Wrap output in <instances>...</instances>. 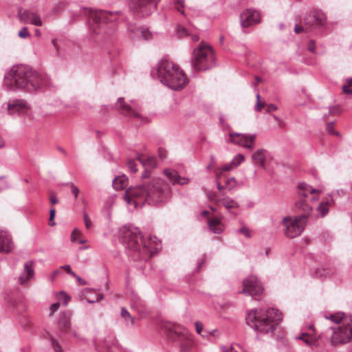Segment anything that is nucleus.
<instances>
[{
    "mask_svg": "<svg viewBox=\"0 0 352 352\" xmlns=\"http://www.w3.org/2000/svg\"><path fill=\"white\" fill-rule=\"evenodd\" d=\"M171 197L170 186L162 179L156 178L147 184L129 188L124 199L135 208L142 207L145 203L151 206H161Z\"/></svg>",
    "mask_w": 352,
    "mask_h": 352,
    "instance_id": "nucleus-1",
    "label": "nucleus"
},
{
    "mask_svg": "<svg viewBox=\"0 0 352 352\" xmlns=\"http://www.w3.org/2000/svg\"><path fill=\"white\" fill-rule=\"evenodd\" d=\"M7 78L10 85L19 89L33 91L51 86V80L34 71L30 67L24 65L13 66L9 71Z\"/></svg>",
    "mask_w": 352,
    "mask_h": 352,
    "instance_id": "nucleus-2",
    "label": "nucleus"
},
{
    "mask_svg": "<svg viewBox=\"0 0 352 352\" xmlns=\"http://www.w3.org/2000/svg\"><path fill=\"white\" fill-rule=\"evenodd\" d=\"M281 320V313L274 308L251 310L245 318L247 324L261 334L273 332Z\"/></svg>",
    "mask_w": 352,
    "mask_h": 352,
    "instance_id": "nucleus-3",
    "label": "nucleus"
},
{
    "mask_svg": "<svg viewBox=\"0 0 352 352\" xmlns=\"http://www.w3.org/2000/svg\"><path fill=\"white\" fill-rule=\"evenodd\" d=\"M120 232L126 248L133 252V259L146 260L152 256L151 238L146 241L135 227L124 226Z\"/></svg>",
    "mask_w": 352,
    "mask_h": 352,
    "instance_id": "nucleus-4",
    "label": "nucleus"
},
{
    "mask_svg": "<svg viewBox=\"0 0 352 352\" xmlns=\"http://www.w3.org/2000/svg\"><path fill=\"white\" fill-rule=\"evenodd\" d=\"M157 73L160 82L173 90L182 89L188 82L183 70L168 60H162L159 63Z\"/></svg>",
    "mask_w": 352,
    "mask_h": 352,
    "instance_id": "nucleus-5",
    "label": "nucleus"
},
{
    "mask_svg": "<svg viewBox=\"0 0 352 352\" xmlns=\"http://www.w3.org/2000/svg\"><path fill=\"white\" fill-rule=\"evenodd\" d=\"M296 207L301 209L304 212L294 217H285L282 221L284 234L291 239L299 236L302 232L311 211V207L302 200L296 202Z\"/></svg>",
    "mask_w": 352,
    "mask_h": 352,
    "instance_id": "nucleus-6",
    "label": "nucleus"
},
{
    "mask_svg": "<svg viewBox=\"0 0 352 352\" xmlns=\"http://www.w3.org/2000/svg\"><path fill=\"white\" fill-rule=\"evenodd\" d=\"M192 67L197 71H205L215 65V58L212 47L201 42L195 47L191 58Z\"/></svg>",
    "mask_w": 352,
    "mask_h": 352,
    "instance_id": "nucleus-7",
    "label": "nucleus"
},
{
    "mask_svg": "<svg viewBox=\"0 0 352 352\" xmlns=\"http://www.w3.org/2000/svg\"><path fill=\"white\" fill-rule=\"evenodd\" d=\"M120 12H108L104 10H89V28L94 34H99L100 28L106 23H112L116 21Z\"/></svg>",
    "mask_w": 352,
    "mask_h": 352,
    "instance_id": "nucleus-8",
    "label": "nucleus"
},
{
    "mask_svg": "<svg viewBox=\"0 0 352 352\" xmlns=\"http://www.w3.org/2000/svg\"><path fill=\"white\" fill-rule=\"evenodd\" d=\"M162 329L166 333L167 336L173 340H181L179 352H189L190 343L186 339L187 330L183 326L166 322L163 324Z\"/></svg>",
    "mask_w": 352,
    "mask_h": 352,
    "instance_id": "nucleus-9",
    "label": "nucleus"
},
{
    "mask_svg": "<svg viewBox=\"0 0 352 352\" xmlns=\"http://www.w3.org/2000/svg\"><path fill=\"white\" fill-rule=\"evenodd\" d=\"M333 331L331 344L333 346L342 345L352 341V318L345 319L342 324L338 328L330 327Z\"/></svg>",
    "mask_w": 352,
    "mask_h": 352,
    "instance_id": "nucleus-10",
    "label": "nucleus"
},
{
    "mask_svg": "<svg viewBox=\"0 0 352 352\" xmlns=\"http://www.w3.org/2000/svg\"><path fill=\"white\" fill-rule=\"evenodd\" d=\"M160 0H130L129 8L139 16L151 14L155 9Z\"/></svg>",
    "mask_w": 352,
    "mask_h": 352,
    "instance_id": "nucleus-11",
    "label": "nucleus"
},
{
    "mask_svg": "<svg viewBox=\"0 0 352 352\" xmlns=\"http://www.w3.org/2000/svg\"><path fill=\"white\" fill-rule=\"evenodd\" d=\"M243 289L239 292L240 294L251 296L256 299L260 296L263 291V287L261 282L254 276H250L243 281Z\"/></svg>",
    "mask_w": 352,
    "mask_h": 352,
    "instance_id": "nucleus-12",
    "label": "nucleus"
},
{
    "mask_svg": "<svg viewBox=\"0 0 352 352\" xmlns=\"http://www.w3.org/2000/svg\"><path fill=\"white\" fill-rule=\"evenodd\" d=\"M256 140L255 134H246L230 132L227 142L232 143L250 150H252Z\"/></svg>",
    "mask_w": 352,
    "mask_h": 352,
    "instance_id": "nucleus-13",
    "label": "nucleus"
},
{
    "mask_svg": "<svg viewBox=\"0 0 352 352\" xmlns=\"http://www.w3.org/2000/svg\"><path fill=\"white\" fill-rule=\"evenodd\" d=\"M305 25L307 31L311 32L324 25L325 16L323 12L319 10L313 11L307 14L305 18Z\"/></svg>",
    "mask_w": 352,
    "mask_h": 352,
    "instance_id": "nucleus-14",
    "label": "nucleus"
},
{
    "mask_svg": "<svg viewBox=\"0 0 352 352\" xmlns=\"http://www.w3.org/2000/svg\"><path fill=\"white\" fill-rule=\"evenodd\" d=\"M260 20L259 12L252 9H246L240 15L241 25L244 28L258 23Z\"/></svg>",
    "mask_w": 352,
    "mask_h": 352,
    "instance_id": "nucleus-15",
    "label": "nucleus"
},
{
    "mask_svg": "<svg viewBox=\"0 0 352 352\" xmlns=\"http://www.w3.org/2000/svg\"><path fill=\"white\" fill-rule=\"evenodd\" d=\"M131 307L138 314H140L141 317H144L148 314L146 303L137 294H132L131 299Z\"/></svg>",
    "mask_w": 352,
    "mask_h": 352,
    "instance_id": "nucleus-16",
    "label": "nucleus"
},
{
    "mask_svg": "<svg viewBox=\"0 0 352 352\" xmlns=\"http://www.w3.org/2000/svg\"><path fill=\"white\" fill-rule=\"evenodd\" d=\"M28 104L25 101L20 99L10 100L8 103V111L10 115L15 113H21L28 109Z\"/></svg>",
    "mask_w": 352,
    "mask_h": 352,
    "instance_id": "nucleus-17",
    "label": "nucleus"
},
{
    "mask_svg": "<svg viewBox=\"0 0 352 352\" xmlns=\"http://www.w3.org/2000/svg\"><path fill=\"white\" fill-rule=\"evenodd\" d=\"M298 201H304L305 204H307L305 198L307 197L309 194H314V193H320L321 190L315 189L312 188L311 186L308 185L305 182H302L298 186Z\"/></svg>",
    "mask_w": 352,
    "mask_h": 352,
    "instance_id": "nucleus-18",
    "label": "nucleus"
},
{
    "mask_svg": "<svg viewBox=\"0 0 352 352\" xmlns=\"http://www.w3.org/2000/svg\"><path fill=\"white\" fill-rule=\"evenodd\" d=\"M117 109L123 115L129 117H139V113L127 104L123 98H119L116 104Z\"/></svg>",
    "mask_w": 352,
    "mask_h": 352,
    "instance_id": "nucleus-19",
    "label": "nucleus"
},
{
    "mask_svg": "<svg viewBox=\"0 0 352 352\" xmlns=\"http://www.w3.org/2000/svg\"><path fill=\"white\" fill-rule=\"evenodd\" d=\"M13 248L11 236L6 231H0V253H8Z\"/></svg>",
    "mask_w": 352,
    "mask_h": 352,
    "instance_id": "nucleus-20",
    "label": "nucleus"
},
{
    "mask_svg": "<svg viewBox=\"0 0 352 352\" xmlns=\"http://www.w3.org/2000/svg\"><path fill=\"white\" fill-rule=\"evenodd\" d=\"M34 275V263L32 261H28L24 265V270L19 277L20 285H24L28 280H30Z\"/></svg>",
    "mask_w": 352,
    "mask_h": 352,
    "instance_id": "nucleus-21",
    "label": "nucleus"
},
{
    "mask_svg": "<svg viewBox=\"0 0 352 352\" xmlns=\"http://www.w3.org/2000/svg\"><path fill=\"white\" fill-rule=\"evenodd\" d=\"M336 271L329 267H318L311 272V277L317 279L324 280L335 274Z\"/></svg>",
    "mask_w": 352,
    "mask_h": 352,
    "instance_id": "nucleus-22",
    "label": "nucleus"
},
{
    "mask_svg": "<svg viewBox=\"0 0 352 352\" xmlns=\"http://www.w3.org/2000/svg\"><path fill=\"white\" fill-rule=\"evenodd\" d=\"M164 173L173 185L175 184L184 185L188 184L189 181L188 178L182 177L175 170L166 169Z\"/></svg>",
    "mask_w": 352,
    "mask_h": 352,
    "instance_id": "nucleus-23",
    "label": "nucleus"
},
{
    "mask_svg": "<svg viewBox=\"0 0 352 352\" xmlns=\"http://www.w3.org/2000/svg\"><path fill=\"white\" fill-rule=\"evenodd\" d=\"M267 155V151L264 148H260L252 155V160L255 164H258L260 167L265 169Z\"/></svg>",
    "mask_w": 352,
    "mask_h": 352,
    "instance_id": "nucleus-24",
    "label": "nucleus"
},
{
    "mask_svg": "<svg viewBox=\"0 0 352 352\" xmlns=\"http://www.w3.org/2000/svg\"><path fill=\"white\" fill-rule=\"evenodd\" d=\"M70 316L69 312H63L60 315L58 326L61 331L66 332L70 328Z\"/></svg>",
    "mask_w": 352,
    "mask_h": 352,
    "instance_id": "nucleus-25",
    "label": "nucleus"
},
{
    "mask_svg": "<svg viewBox=\"0 0 352 352\" xmlns=\"http://www.w3.org/2000/svg\"><path fill=\"white\" fill-rule=\"evenodd\" d=\"M137 160L142 164L145 168L153 169L156 167L157 163L154 157H145L140 154L137 156Z\"/></svg>",
    "mask_w": 352,
    "mask_h": 352,
    "instance_id": "nucleus-26",
    "label": "nucleus"
},
{
    "mask_svg": "<svg viewBox=\"0 0 352 352\" xmlns=\"http://www.w3.org/2000/svg\"><path fill=\"white\" fill-rule=\"evenodd\" d=\"M219 205L224 206L226 209L230 210L239 207V204L233 199L229 197H225L222 199L217 200Z\"/></svg>",
    "mask_w": 352,
    "mask_h": 352,
    "instance_id": "nucleus-27",
    "label": "nucleus"
},
{
    "mask_svg": "<svg viewBox=\"0 0 352 352\" xmlns=\"http://www.w3.org/2000/svg\"><path fill=\"white\" fill-rule=\"evenodd\" d=\"M333 201L331 198H328L322 201L317 208V211L321 217H324L329 212V207L332 205Z\"/></svg>",
    "mask_w": 352,
    "mask_h": 352,
    "instance_id": "nucleus-28",
    "label": "nucleus"
},
{
    "mask_svg": "<svg viewBox=\"0 0 352 352\" xmlns=\"http://www.w3.org/2000/svg\"><path fill=\"white\" fill-rule=\"evenodd\" d=\"M326 319L331 320V322L336 324H341L344 323L345 319H352V316H346L343 313H336L333 314H331L329 316H325Z\"/></svg>",
    "mask_w": 352,
    "mask_h": 352,
    "instance_id": "nucleus-29",
    "label": "nucleus"
},
{
    "mask_svg": "<svg viewBox=\"0 0 352 352\" xmlns=\"http://www.w3.org/2000/svg\"><path fill=\"white\" fill-rule=\"evenodd\" d=\"M208 226L210 229L216 234H220L222 232L221 221L218 218H212L208 220Z\"/></svg>",
    "mask_w": 352,
    "mask_h": 352,
    "instance_id": "nucleus-30",
    "label": "nucleus"
},
{
    "mask_svg": "<svg viewBox=\"0 0 352 352\" xmlns=\"http://www.w3.org/2000/svg\"><path fill=\"white\" fill-rule=\"evenodd\" d=\"M128 179L125 175L119 176L113 180V186L116 190H121L126 186Z\"/></svg>",
    "mask_w": 352,
    "mask_h": 352,
    "instance_id": "nucleus-31",
    "label": "nucleus"
},
{
    "mask_svg": "<svg viewBox=\"0 0 352 352\" xmlns=\"http://www.w3.org/2000/svg\"><path fill=\"white\" fill-rule=\"evenodd\" d=\"M134 33L137 37L140 36L146 41L152 38V34L147 28H138L135 29Z\"/></svg>",
    "mask_w": 352,
    "mask_h": 352,
    "instance_id": "nucleus-32",
    "label": "nucleus"
},
{
    "mask_svg": "<svg viewBox=\"0 0 352 352\" xmlns=\"http://www.w3.org/2000/svg\"><path fill=\"white\" fill-rule=\"evenodd\" d=\"M120 314L126 322H130L132 325L134 324V318L129 314L125 307H122L121 309Z\"/></svg>",
    "mask_w": 352,
    "mask_h": 352,
    "instance_id": "nucleus-33",
    "label": "nucleus"
},
{
    "mask_svg": "<svg viewBox=\"0 0 352 352\" xmlns=\"http://www.w3.org/2000/svg\"><path fill=\"white\" fill-rule=\"evenodd\" d=\"M328 111L324 113V118L327 119L331 115H337L340 113V108L338 106L329 107L326 109Z\"/></svg>",
    "mask_w": 352,
    "mask_h": 352,
    "instance_id": "nucleus-34",
    "label": "nucleus"
},
{
    "mask_svg": "<svg viewBox=\"0 0 352 352\" xmlns=\"http://www.w3.org/2000/svg\"><path fill=\"white\" fill-rule=\"evenodd\" d=\"M33 12H30V11L25 10L23 12L21 11V9H19V16L20 18V20L26 23L28 21H29L30 18L31 17V14H32Z\"/></svg>",
    "mask_w": 352,
    "mask_h": 352,
    "instance_id": "nucleus-35",
    "label": "nucleus"
},
{
    "mask_svg": "<svg viewBox=\"0 0 352 352\" xmlns=\"http://www.w3.org/2000/svg\"><path fill=\"white\" fill-rule=\"evenodd\" d=\"M298 338L299 340H302L307 345H311L314 342V339L313 338V337L307 333H302Z\"/></svg>",
    "mask_w": 352,
    "mask_h": 352,
    "instance_id": "nucleus-36",
    "label": "nucleus"
},
{
    "mask_svg": "<svg viewBox=\"0 0 352 352\" xmlns=\"http://www.w3.org/2000/svg\"><path fill=\"white\" fill-rule=\"evenodd\" d=\"M342 91L346 94H352V78L346 80V83L342 85Z\"/></svg>",
    "mask_w": 352,
    "mask_h": 352,
    "instance_id": "nucleus-37",
    "label": "nucleus"
},
{
    "mask_svg": "<svg viewBox=\"0 0 352 352\" xmlns=\"http://www.w3.org/2000/svg\"><path fill=\"white\" fill-rule=\"evenodd\" d=\"M326 130L331 135H336L338 137H339L340 135V133L336 131L334 129V122H330L327 124Z\"/></svg>",
    "mask_w": 352,
    "mask_h": 352,
    "instance_id": "nucleus-38",
    "label": "nucleus"
},
{
    "mask_svg": "<svg viewBox=\"0 0 352 352\" xmlns=\"http://www.w3.org/2000/svg\"><path fill=\"white\" fill-rule=\"evenodd\" d=\"M236 233L241 234L244 235L248 239H250L252 237V232L251 230L246 226H243L242 228L236 230Z\"/></svg>",
    "mask_w": 352,
    "mask_h": 352,
    "instance_id": "nucleus-39",
    "label": "nucleus"
},
{
    "mask_svg": "<svg viewBox=\"0 0 352 352\" xmlns=\"http://www.w3.org/2000/svg\"><path fill=\"white\" fill-rule=\"evenodd\" d=\"M29 21L30 23L36 26H41L42 25V21L40 19V17L36 14L33 13L31 14V17L30 18Z\"/></svg>",
    "mask_w": 352,
    "mask_h": 352,
    "instance_id": "nucleus-40",
    "label": "nucleus"
},
{
    "mask_svg": "<svg viewBox=\"0 0 352 352\" xmlns=\"http://www.w3.org/2000/svg\"><path fill=\"white\" fill-rule=\"evenodd\" d=\"M236 182L234 177H230L226 182V188L228 190L230 191L236 186Z\"/></svg>",
    "mask_w": 352,
    "mask_h": 352,
    "instance_id": "nucleus-41",
    "label": "nucleus"
},
{
    "mask_svg": "<svg viewBox=\"0 0 352 352\" xmlns=\"http://www.w3.org/2000/svg\"><path fill=\"white\" fill-rule=\"evenodd\" d=\"M245 160L244 156L242 154H237L231 162L234 164V167H237Z\"/></svg>",
    "mask_w": 352,
    "mask_h": 352,
    "instance_id": "nucleus-42",
    "label": "nucleus"
},
{
    "mask_svg": "<svg viewBox=\"0 0 352 352\" xmlns=\"http://www.w3.org/2000/svg\"><path fill=\"white\" fill-rule=\"evenodd\" d=\"M223 352H243V350L239 345L235 344L226 349L223 348Z\"/></svg>",
    "mask_w": 352,
    "mask_h": 352,
    "instance_id": "nucleus-43",
    "label": "nucleus"
},
{
    "mask_svg": "<svg viewBox=\"0 0 352 352\" xmlns=\"http://www.w3.org/2000/svg\"><path fill=\"white\" fill-rule=\"evenodd\" d=\"M127 166L129 170L132 173H135L138 170V168H136L137 164L134 160L129 159L127 161Z\"/></svg>",
    "mask_w": 352,
    "mask_h": 352,
    "instance_id": "nucleus-44",
    "label": "nucleus"
},
{
    "mask_svg": "<svg viewBox=\"0 0 352 352\" xmlns=\"http://www.w3.org/2000/svg\"><path fill=\"white\" fill-rule=\"evenodd\" d=\"M175 5L177 10L184 14V11L183 10L184 7V0H175Z\"/></svg>",
    "mask_w": 352,
    "mask_h": 352,
    "instance_id": "nucleus-45",
    "label": "nucleus"
},
{
    "mask_svg": "<svg viewBox=\"0 0 352 352\" xmlns=\"http://www.w3.org/2000/svg\"><path fill=\"white\" fill-rule=\"evenodd\" d=\"M83 219L85 221V225L87 229H91L92 228V222L86 212H83Z\"/></svg>",
    "mask_w": 352,
    "mask_h": 352,
    "instance_id": "nucleus-46",
    "label": "nucleus"
},
{
    "mask_svg": "<svg viewBox=\"0 0 352 352\" xmlns=\"http://www.w3.org/2000/svg\"><path fill=\"white\" fill-rule=\"evenodd\" d=\"M51 344H52V346H53L54 349L56 351H57V352L61 351L62 348H61L60 344L58 343V342L56 339H54L52 337L51 338Z\"/></svg>",
    "mask_w": 352,
    "mask_h": 352,
    "instance_id": "nucleus-47",
    "label": "nucleus"
},
{
    "mask_svg": "<svg viewBox=\"0 0 352 352\" xmlns=\"http://www.w3.org/2000/svg\"><path fill=\"white\" fill-rule=\"evenodd\" d=\"M19 36L23 38H25L30 36V34L28 30V28L26 27L23 28L19 32Z\"/></svg>",
    "mask_w": 352,
    "mask_h": 352,
    "instance_id": "nucleus-48",
    "label": "nucleus"
},
{
    "mask_svg": "<svg viewBox=\"0 0 352 352\" xmlns=\"http://www.w3.org/2000/svg\"><path fill=\"white\" fill-rule=\"evenodd\" d=\"M67 185L69 186L72 188V193L74 195L75 199L78 197V195L79 192V189L77 186H76L73 183H68Z\"/></svg>",
    "mask_w": 352,
    "mask_h": 352,
    "instance_id": "nucleus-49",
    "label": "nucleus"
},
{
    "mask_svg": "<svg viewBox=\"0 0 352 352\" xmlns=\"http://www.w3.org/2000/svg\"><path fill=\"white\" fill-rule=\"evenodd\" d=\"M55 212L56 211L54 209H51L50 211L49 225L51 226H54L55 225V222L54 221Z\"/></svg>",
    "mask_w": 352,
    "mask_h": 352,
    "instance_id": "nucleus-50",
    "label": "nucleus"
},
{
    "mask_svg": "<svg viewBox=\"0 0 352 352\" xmlns=\"http://www.w3.org/2000/svg\"><path fill=\"white\" fill-rule=\"evenodd\" d=\"M256 99H257V102H256V104L255 107V109L257 111H261V109H263V107H264L265 104L260 102V95L258 94H256Z\"/></svg>",
    "mask_w": 352,
    "mask_h": 352,
    "instance_id": "nucleus-51",
    "label": "nucleus"
},
{
    "mask_svg": "<svg viewBox=\"0 0 352 352\" xmlns=\"http://www.w3.org/2000/svg\"><path fill=\"white\" fill-rule=\"evenodd\" d=\"M234 164H232V162H230V164H226L224 166H223L220 170H221V172H223V171H229L230 170H232V168H234Z\"/></svg>",
    "mask_w": 352,
    "mask_h": 352,
    "instance_id": "nucleus-52",
    "label": "nucleus"
},
{
    "mask_svg": "<svg viewBox=\"0 0 352 352\" xmlns=\"http://www.w3.org/2000/svg\"><path fill=\"white\" fill-rule=\"evenodd\" d=\"M294 32L296 33V34H300L302 32H307L306 30V28H305V25L304 27L302 26H300L299 25H296L295 26V28H294Z\"/></svg>",
    "mask_w": 352,
    "mask_h": 352,
    "instance_id": "nucleus-53",
    "label": "nucleus"
},
{
    "mask_svg": "<svg viewBox=\"0 0 352 352\" xmlns=\"http://www.w3.org/2000/svg\"><path fill=\"white\" fill-rule=\"evenodd\" d=\"M59 307H60V304L58 302L52 304L50 307V311H51L50 315H52L55 311H56Z\"/></svg>",
    "mask_w": 352,
    "mask_h": 352,
    "instance_id": "nucleus-54",
    "label": "nucleus"
},
{
    "mask_svg": "<svg viewBox=\"0 0 352 352\" xmlns=\"http://www.w3.org/2000/svg\"><path fill=\"white\" fill-rule=\"evenodd\" d=\"M62 268L72 276H76V273L72 270L71 267L69 265H63Z\"/></svg>",
    "mask_w": 352,
    "mask_h": 352,
    "instance_id": "nucleus-55",
    "label": "nucleus"
},
{
    "mask_svg": "<svg viewBox=\"0 0 352 352\" xmlns=\"http://www.w3.org/2000/svg\"><path fill=\"white\" fill-rule=\"evenodd\" d=\"M195 328H196V331L198 333H200L204 328L203 324L199 321H197L195 322Z\"/></svg>",
    "mask_w": 352,
    "mask_h": 352,
    "instance_id": "nucleus-56",
    "label": "nucleus"
},
{
    "mask_svg": "<svg viewBox=\"0 0 352 352\" xmlns=\"http://www.w3.org/2000/svg\"><path fill=\"white\" fill-rule=\"evenodd\" d=\"M205 255H204L197 262V270H199V269L201 267V266L204 264L205 263Z\"/></svg>",
    "mask_w": 352,
    "mask_h": 352,
    "instance_id": "nucleus-57",
    "label": "nucleus"
},
{
    "mask_svg": "<svg viewBox=\"0 0 352 352\" xmlns=\"http://www.w3.org/2000/svg\"><path fill=\"white\" fill-rule=\"evenodd\" d=\"M78 234H80V232L78 230H77V229H74L73 230L72 233V235H71L72 240V241L76 240V236Z\"/></svg>",
    "mask_w": 352,
    "mask_h": 352,
    "instance_id": "nucleus-58",
    "label": "nucleus"
},
{
    "mask_svg": "<svg viewBox=\"0 0 352 352\" xmlns=\"http://www.w3.org/2000/svg\"><path fill=\"white\" fill-rule=\"evenodd\" d=\"M158 155L161 159H164L166 157V151L163 148H160Z\"/></svg>",
    "mask_w": 352,
    "mask_h": 352,
    "instance_id": "nucleus-59",
    "label": "nucleus"
},
{
    "mask_svg": "<svg viewBox=\"0 0 352 352\" xmlns=\"http://www.w3.org/2000/svg\"><path fill=\"white\" fill-rule=\"evenodd\" d=\"M217 188L218 190L222 192V195H224V192L223 190L225 189H226V185L225 186H222L220 182L218 181V179H217Z\"/></svg>",
    "mask_w": 352,
    "mask_h": 352,
    "instance_id": "nucleus-60",
    "label": "nucleus"
},
{
    "mask_svg": "<svg viewBox=\"0 0 352 352\" xmlns=\"http://www.w3.org/2000/svg\"><path fill=\"white\" fill-rule=\"evenodd\" d=\"M151 169L145 168V170L142 173V178H147L150 176Z\"/></svg>",
    "mask_w": 352,
    "mask_h": 352,
    "instance_id": "nucleus-61",
    "label": "nucleus"
},
{
    "mask_svg": "<svg viewBox=\"0 0 352 352\" xmlns=\"http://www.w3.org/2000/svg\"><path fill=\"white\" fill-rule=\"evenodd\" d=\"M50 202L53 205L56 204L58 203V199H57V198H56L55 195H54V194L51 195V196H50Z\"/></svg>",
    "mask_w": 352,
    "mask_h": 352,
    "instance_id": "nucleus-62",
    "label": "nucleus"
},
{
    "mask_svg": "<svg viewBox=\"0 0 352 352\" xmlns=\"http://www.w3.org/2000/svg\"><path fill=\"white\" fill-rule=\"evenodd\" d=\"M77 281L80 283V285H85L87 284V282L83 280L82 278H81L80 276H78V275H76V276H74Z\"/></svg>",
    "mask_w": 352,
    "mask_h": 352,
    "instance_id": "nucleus-63",
    "label": "nucleus"
},
{
    "mask_svg": "<svg viewBox=\"0 0 352 352\" xmlns=\"http://www.w3.org/2000/svg\"><path fill=\"white\" fill-rule=\"evenodd\" d=\"M277 109V107L274 104H270L267 106V111L268 112H271V111H274Z\"/></svg>",
    "mask_w": 352,
    "mask_h": 352,
    "instance_id": "nucleus-64",
    "label": "nucleus"
}]
</instances>
